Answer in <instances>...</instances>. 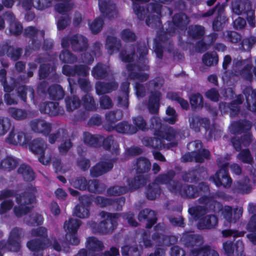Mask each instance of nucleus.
Here are the masks:
<instances>
[{
	"mask_svg": "<svg viewBox=\"0 0 256 256\" xmlns=\"http://www.w3.org/2000/svg\"><path fill=\"white\" fill-rule=\"evenodd\" d=\"M220 212L229 223H234L242 216V209H220Z\"/></svg>",
	"mask_w": 256,
	"mask_h": 256,
	"instance_id": "nucleus-26",
	"label": "nucleus"
},
{
	"mask_svg": "<svg viewBox=\"0 0 256 256\" xmlns=\"http://www.w3.org/2000/svg\"><path fill=\"white\" fill-rule=\"evenodd\" d=\"M136 170L138 172H143L150 168V163L145 158H140L136 162Z\"/></svg>",
	"mask_w": 256,
	"mask_h": 256,
	"instance_id": "nucleus-52",
	"label": "nucleus"
},
{
	"mask_svg": "<svg viewBox=\"0 0 256 256\" xmlns=\"http://www.w3.org/2000/svg\"><path fill=\"white\" fill-rule=\"evenodd\" d=\"M166 121L171 124H174L177 120V116L174 110L170 107H168L166 110Z\"/></svg>",
	"mask_w": 256,
	"mask_h": 256,
	"instance_id": "nucleus-64",
	"label": "nucleus"
},
{
	"mask_svg": "<svg viewBox=\"0 0 256 256\" xmlns=\"http://www.w3.org/2000/svg\"><path fill=\"white\" fill-rule=\"evenodd\" d=\"M129 88V83L124 82L121 86L122 92L118 97V104L122 107L127 108L128 105V92Z\"/></svg>",
	"mask_w": 256,
	"mask_h": 256,
	"instance_id": "nucleus-32",
	"label": "nucleus"
},
{
	"mask_svg": "<svg viewBox=\"0 0 256 256\" xmlns=\"http://www.w3.org/2000/svg\"><path fill=\"white\" fill-rule=\"evenodd\" d=\"M204 34V29L201 26H192L189 28V34L193 38H198Z\"/></svg>",
	"mask_w": 256,
	"mask_h": 256,
	"instance_id": "nucleus-57",
	"label": "nucleus"
},
{
	"mask_svg": "<svg viewBox=\"0 0 256 256\" xmlns=\"http://www.w3.org/2000/svg\"><path fill=\"white\" fill-rule=\"evenodd\" d=\"M18 172L22 175L24 179L26 180H32L34 178V173L28 165L22 164L18 169Z\"/></svg>",
	"mask_w": 256,
	"mask_h": 256,
	"instance_id": "nucleus-44",
	"label": "nucleus"
},
{
	"mask_svg": "<svg viewBox=\"0 0 256 256\" xmlns=\"http://www.w3.org/2000/svg\"><path fill=\"white\" fill-rule=\"evenodd\" d=\"M8 112L11 116L16 120H22L28 116V112L22 109L16 108H10Z\"/></svg>",
	"mask_w": 256,
	"mask_h": 256,
	"instance_id": "nucleus-42",
	"label": "nucleus"
},
{
	"mask_svg": "<svg viewBox=\"0 0 256 256\" xmlns=\"http://www.w3.org/2000/svg\"><path fill=\"white\" fill-rule=\"evenodd\" d=\"M84 106L88 110H94L96 108L94 102L90 94H86L82 98Z\"/></svg>",
	"mask_w": 256,
	"mask_h": 256,
	"instance_id": "nucleus-63",
	"label": "nucleus"
},
{
	"mask_svg": "<svg viewBox=\"0 0 256 256\" xmlns=\"http://www.w3.org/2000/svg\"><path fill=\"white\" fill-rule=\"evenodd\" d=\"M88 182L85 178L80 177L71 182L72 186L81 190H86Z\"/></svg>",
	"mask_w": 256,
	"mask_h": 256,
	"instance_id": "nucleus-55",
	"label": "nucleus"
},
{
	"mask_svg": "<svg viewBox=\"0 0 256 256\" xmlns=\"http://www.w3.org/2000/svg\"><path fill=\"white\" fill-rule=\"evenodd\" d=\"M30 134L24 130L19 129H12L6 138V142L15 146H28L31 140Z\"/></svg>",
	"mask_w": 256,
	"mask_h": 256,
	"instance_id": "nucleus-10",
	"label": "nucleus"
},
{
	"mask_svg": "<svg viewBox=\"0 0 256 256\" xmlns=\"http://www.w3.org/2000/svg\"><path fill=\"white\" fill-rule=\"evenodd\" d=\"M67 133L63 129H59L56 134H51L49 136V142L54 144L56 140L64 139L66 138Z\"/></svg>",
	"mask_w": 256,
	"mask_h": 256,
	"instance_id": "nucleus-58",
	"label": "nucleus"
},
{
	"mask_svg": "<svg viewBox=\"0 0 256 256\" xmlns=\"http://www.w3.org/2000/svg\"><path fill=\"white\" fill-rule=\"evenodd\" d=\"M114 160L108 158H102L100 161L90 170L92 176L97 177L109 171L113 167Z\"/></svg>",
	"mask_w": 256,
	"mask_h": 256,
	"instance_id": "nucleus-18",
	"label": "nucleus"
},
{
	"mask_svg": "<svg viewBox=\"0 0 256 256\" xmlns=\"http://www.w3.org/2000/svg\"><path fill=\"white\" fill-rule=\"evenodd\" d=\"M70 42L76 51H83L87 48L86 39L80 34L75 35L70 38L68 37L63 38L62 40V47L66 48L69 46Z\"/></svg>",
	"mask_w": 256,
	"mask_h": 256,
	"instance_id": "nucleus-14",
	"label": "nucleus"
},
{
	"mask_svg": "<svg viewBox=\"0 0 256 256\" xmlns=\"http://www.w3.org/2000/svg\"><path fill=\"white\" fill-rule=\"evenodd\" d=\"M244 92L246 96L247 102L248 104V109L251 111L256 112V102L253 103L252 106L249 104L248 103V101L250 100V96L252 99H254L256 100V91L253 90L250 88H248L244 90Z\"/></svg>",
	"mask_w": 256,
	"mask_h": 256,
	"instance_id": "nucleus-48",
	"label": "nucleus"
},
{
	"mask_svg": "<svg viewBox=\"0 0 256 256\" xmlns=\"http://www.w3.org/2000/svg\"><path fill=\"white\" fill-rule=\"evenodd\" d=\"M5 16L6 20L10 22V31L11 34L15 35L19 34L22 29L20 24L16 20L14 15L10 12L6 13Z\"/></svg>",
	"mask_w": 256,
	"mask_h": 256,
	"instance_id": "nucleus-31",
	"label": "nucleus"
},
{
	"mask_svg": "<svg viewBox=\"0 0 256 256\" xmlns=\"http://www.w3.org/2000/svg\"><path fill=\"white\" fill-rule=\"evenodd\" d=\"M148 48L145 44H138L136 48L134 46H130L124 50L120 53V58L122 61L125 62H130L126 67L130 66L133 74H136V68H142L146 64L147 60L146 56L148 54ZM127 74L128 76L129 72L127 68Z\"/></svg>",
	"mask_w": 256,
	"mask_h": 256,
	"instance_id": "nucleus-2",
	"label": "nucleus"
},
{
	"mask_svg": "<svg viewBox=\"0 0 256 256\" xmlns=\"http://www.w3.org/2000/svg\"><path fill=\"white\" fill-rule=\"evenodd\" d=\"M104 128L108 131L110 132L115 130L117 132L120 133H126L129 134H133L136 132L138 128L132 126L128 124L126 122H122L114 126V124H106L104 126Z\"/></svg>",
	"mask_w": 256,
	"mask_h": 256,
	"instance_id": "nucleus-22",
	"label": "nucleus"
},
{
	"mask_svg": "<svg viewBox=\"0 0 256 256\" xmlns=\"http://www.w3.org/2000/svg\"><path fill=\"white\" fill-rule=\"evenodd\" d=\"M144 145L155 148H160L164 146L163 140L158 138H144L142 140Z\"/></svg>",
	"mask_w": 256,
	"mask_h": 256,
	"instance_id": "nucleus-39",
	"label": "nucleus"
},
{
	"mask_svg": "<svg viewBox=\"0 0 256 256\" xmlns=\"http://www.w3.org/2000/svg\"><path fill=\"white\" fill-rule=\"evenodd\" d=\"M100 10L101 12L109 18H114L117 16V12L114 4L106 0H98Z\"/></svg>",
	"mask_w": 256,
	"mask_h": 256,
	"instance_id": "nucleus-23",
	"label": "nucleus"
},
{
	"mask_svg": "<svg viewBox=\"0 0 256 256\" xmlns=\"http://www.w3.org/2000/svg\"><path fill=\"white\" fill-rule=\"evenodd\" d=\"M86 249L80 250L75 256H116L119 254L118 248L112 247L110 251L100 253L104 249L103 242L94 236L88 237L85 243Z\"/></svg>",
	"mask_w": 256,
	"mask_h": 256,
	"instance_id": "nucleus-3",
	"label": "nucleus"
},
{
	"mask_svg": "<svg viewBox=\"0 0 256 256\" xmlns=\"http://www.w3.org/2000/svg\"><path fill=\"white\" fill-rule=\"evenodd\" d=\"M40 110L41 112L50 115L61 114L63 111L58 106V104L54 102H44L41 104L40 106Z\"/></svg>",
	"mask_w": 256,
	"mask_h": 256,
	"instance_id": "nucleus-28",
	"label": "nucleus"
},
{
	"mask_svg": "<svg viewBox=\"0 0 256 256\" xmlns=\"http://www.w3.org/2000/svg\"><path fill=\"white\" fill-rule=\"evenodd\" d=\"M117 88L118 84L113 82L110 84H104L98 82L96 85V92L98 94L110 92Z\"/></svg>",
	"mask_w": 256,
	"mask_h": 256,
	"instance_id": "nucleus-34",
	"label": "nucleus"
},
{
	"mask_svg": "<svg viewBox=\"0 0 256 256\" xmlns=\"http://www.w3.org/2000/svg\"><path fill=\"white\" fill-rule=\"evenodd\" d=\"M181 240L188 247L199 246L202 243V238L201 236L188 232L184 234Z\"/></svg>",
	"mask_w": 256,
	"mask_h": 256,
	"instance_id": "nucleus-29",
	"label": "nucleus"
},
{
	"mask_svg": "<svg viewBox=\"0 0 256 256\" xmlns=\"http://www.w3.org/2000/svg\"><path fill=\"white\" fill-rule=\"evenodd\" d=\"M120 46V40L114 36H108L106 41V47L109 54L117 52Z\"/></svg>",
	"mask_w": 256,
	"mask_h": 256,
	"instance_id": "nucleus-36",
	"label": "nucleus"
},
{
	"mask_svg": "<svg viewBox=\"0 0 256 256\" xmlns=\"http://www.w3.org/2000/svg\"><path fill=\"white\" fill-rule=\"evenodd\" d=\"M28 146L32 152L39 155L43 154L46 148V144L42 138L34 140Z\"/></svg>",
	"mask_w": 256,
	"mask_h": 256,
	"instance_id": "nucleus-33",
	"label": "nucleus"
},
{
	"mask_svg": "<svg viewBox=\"0 0 256 256\" xmlns=\"http://www.w3.org/2000/svg\"><path fill=\"white\" fill-rule=\"evenodd\" d=\"M138 218L140 221L146 220V228H150L156 222V218L154 210L150 209H143L139 214Z\"/></svg>",
	"mask_w": 256,
	"mask_h": 256,
	"instance_id": "nucleus-27",
	"label": "nucleus"
},
{
	"mask_svg": "<svg viewBox=\"0 0 256 256\" xmlns=\"http://www.w3.org/2000/svg\"><path fill=\"white\" fill-rule=\"evenodd\" d=\"M207 209H188L190 219L199 220L198 228L199 229L210 228L218 224V218L212 214H207Z\"/></svg>",
	"mask_w": 256,
	"mask_h": 256,
	"instance_id": "nucleus-5",
	"label": "nucleus"
},
{
	"mask_svg": "<svg viewBox=\"0 0 256 256\" xmlns=\"http://www.w3.org/2000/svg\"><path fill=\"white\" fill-rule=\"evenodd\" d=\"M30 126L34 132L48 135L52 130V124L43 119H34L30 121Z\"/></svg>",
	"mask_w": 256,
	"mask_h": 256,
	"instance_id": "nucleus-19",
	"label": "nucleus"
},
{
	"mask_svg": "<svg viewBox=\"0 0 256 256\" xmlns=\"http://www.w3.org/2000/svg\"><path fill=\"white\" fill-rule=\"evenodd\" d=\"M104 20L102 18L95 19L92 23H89L90 28L92 32L96 34L100 32L103 26Z\"/></svg>",
	"mask_w": 256,
	"mask_h": 256,
	"instance_id": "nucleus-53",
	"label": "nucleus"
},
{
	"mask_svg": "<svg viewBox=\"0 0 256 256\" xmlns=\"http://www.w3.org/2000/svg\"><path fill=\"white\" fill-rule=\"evenodd\" d=\"M202 143L200 140L190 142L188 144V148L189 150L194 148V151L186 154L182 158L185 161L194 160L198 162H202L204 158L208 157L209 152L204 149H202Z\"/></svg>",
	"mask_w": 256,
	"mask_h": 256,
	"instance_id": "nucleus-7",
	"label": "nucleus"
},
{
	"mask_svg": "<svg viewBox=\"0 0 256 256\" xmlns=\"http://www.w3.org/2000/svg\"><path fill=\"white\" fill-rule=\"evenodd\" d=\"M144 184V180L141 176H138L134 180L128 182V188L125 186H114L110 188L108 193L110 195H120L126 192L128 190H134L138 188L141 184Z\"/></svg>",
	"mask_w": 256,
	"mask_h": 256,
	"instance_id": "nucleus-15",
	"label": "nucleus"
},
{
	"mask_svg": "<svg viewBox=\"0 0 256 256\" xmlns=\"http://www.w3.org/2000/svg\"><path fill=\"white\" fill-rule=\"evenodd\" d=\"M92 202H94L98 206L100 207H106L110 206L122 207L124 202V200L122 198H120L118 200H114L112 198H107L102 196H96L92 199Z\"/></svg>",
	"mask_w": 256,
	"mask_h": 256,
	"instance_id": "nucleus-24",
	"label": "nucleus"
},
{
	"mask_svg": "<svg viewBox=\"0 0 256 256\" xmlns=\"http://www.w3.org/2000/svg\"><path fill=\"white\" fill-rule=\"evenodd\" d=\"M174 174L170 172L168 175H160L156 179L154 183L149 186L146 191V196L150 200H154L158 197L160 194V184H168V186L171 182L172 178Z\"/></svg>",
	"mask_w": 256,
	"mask_h": 256,
	"instance_id": "nucleus-11",
	"label": "nucleus"
},
{
	"mask_svg": "<svg viewBox=\"0 0 256 256\" xmlns=\"http://www.w3.org/2000/svg\"><path fill=\"white\" fill-rule=\"evenodd\" d=\"M10 120L7 117L0 116V136H4L10 130Z\"/></svg>",
	"mask_w": 256,
	"mask_h": 256,
	"instance_id": "nucleus-47",
	"label": "nucleus"
},
{
	"mask_svg": "<svg viewBox=\"0 0 256 256\" xmlns=\"http://www.w3.org/2000/svg\"><path fill=\"white\" fill-rule=\"evenodd\" d=\"M62 72L66 76H85L89 72V68L86 66H80L76 68H72L71 66L65 65L62 68Z\"/></svg>",
	"mask_w": 256,
	"mask_h": 256,
	"instance_id": "nucleus-25",
	"label": "nucleus"
},
{
	"mask_svg": "<svg viewBox=\"0 0 256 256\" xmlns=\"http://www.w3.org/2000/svg\"><path fill=\"white\" fill-rule=\"evenodd\" d=\"M180 184L178 182L172 181L168 186V190L174 193H179L182 196L188 198H194L198 195V192L192 186H184L180 190Z\"/></svg>",
	"mask_w": 256,
	"mask_h": 256,
	"instance_id": "nucleus-16",
	"label": "nucleus"
},
{
	"mask_svg": "<svg viewBox=\"0 0 256 256\" xmlns=\"http://www.w3.org/2000/svg\"><path fill=\"white\" fill-rule=\"evenodd\" d=\"M66 109L68 111H73L80 106V101L78 98L72 96L66 98Z\"/></svg>",
	"mask_w": 256,
	"mask_h": 256,
	"instance_id": "nucleus-49",
	"label": "nucleus"
},
{
	"mask_svg": "<svg viewBox=\"0 0 256 256\" xmlns=\"http://www.w3.org/2000/svg\"><path fill=\"white\" fill-rule=\"evenodd\" d=\"M232 143L236 150L238 151L241 148L242 144L244 146H246L250 144L251 142V134L250 132L246 133L241 142L239 138H233L232 140Z\"/></svg>",
	"mask_w": 256,
	"mask_h": 256,
	"instance_id": "nucleus-40",
	"label": "nucleus"
},
{
	"mask_svg": "<svg viewBox=\"0 0 256 256\" xmlns=\"http://www.w3.org/2000/svg\"><path fill=\"white\" fill-rule=\"evenodd\" d=\"M152 128L156 130L155 134L157 136L162 137L168 141H171L178 138V135L176 132L172 128H168L163 134L162 130V126L159 118L156 116H154L151 120Z\"/></svg>",
	"mask_w": 256,
	"mask_h": 256,
	"instance_id": "nucleus-13",
	"label": "nucleus"
},
{
	"mask_svg": "<svg viewBox=\"0 0 256 256\" xmlns=\"http://www.w3.org/2000/svg\"><path fill=\"white\" fill-rule=\"evenodd\" d=\"M80 225V220L75 218H70L64 222V228L66 233L68 232H78Z\"/></svg>",
	"mask_w": 256,
	"mask_h": 256,
	"instance_id": "nucleus-37",
	"label": "nucleus"
},
{
	"mask_svg": "<svg viewBox=\"0 0 256 256\" xmlns=\"http://www.w3.org/2000/svg\"><path fill=\"white\" fill-rule=\"evenodd\" d=\"M22 230L17 228H14L11 231L9 240L7 244L4 241L0 242V256H2V252L10 250L18 252L20 249V236Z\"/></svg>",
	"mask_w": 256,
	"mask_h": 256,
	"instance_id": "nucleus-8",
	"label": "nucleus"
},
{
	"mask_svg": "<svg viewBox=\"0 0 256 256\" xmlns=\"http://www.w3.org/2000/svg\"><path fill=\"white\" fill-rule=\"evenodd\" d=\"M160 97V94L158 92H156L151 96L148 105V110L150 113L154 114L158 112Z\"/></svg>",
	"mask_w": 256,
	"mask_h": 256,
	"instance_id": "nucleus-38",
	"label": "nucleus"
},
{
	"mask_svg": "<svg viewBox=\"0 0 256 256\" xmlns=\"http://www.w3.org/2000/svg\"><path fill=\"white\" fill-rule=\"evenodd\" d=\"M84 141L86 144L97 146L103 141L104 147L112 152H116L118 148V143L113 139L112 136H108L104 139L99 135H92L89 132L84 133Z\"/></svg>",
	"mask_w": 256,
	"mask_h": 256,
	"instance_id": "nucleus-6",
	"label": "nucleus"
},
{
	"mask_svg": "<svg viewBox=\"0 0 256 256\" xmlns=\"http://www.w3.org/2000/svg\"><path fill=\"white\" fill-rule=\"evenodd\" d=\"M202 61L206 65L208 66L216 64L218 61L216 54V52L206 53L204 56Z\"/></svg>",
	"mask_w": 256,
	"mask_h": 256,
	"instance_id": "nucleus-54",
	"label": "nucleus"
},
{
	"mask_svg": "<svg viewBox=\"0 0 256 256\" xmlns=\"http://www.w3.org/2000/svg\"><path fill=\"white\" fill-rule=\"evenodd\" d=\"M251 128V124L249 122H246L244 124L239 122H235L232 124L230 130L233 134L239 133L244 130H248Z\"/></svg>",
	"mask_w": 256,
	"mask_h": 256,
	"instance_id": "nucleus-46",
	"label": "nucleus"
},
{
	"mask_svg": "<svg viewBox=\"0 0 256 256\" xmlns=\"http://www.w3.org/2000/svg\"><path fill=\"white\" fill-rule=\"evenodd\" d=\"M238 158L244 162L250 164L252 161V158L248 150H242L237 156Z\"/></svg>",
	"mask_w": 256,
	"mask_h": 256,
	"instance_id": "nucleus-60",
	"label": "nucleus"
},
{
	"mask_svg": "<svg viewBox=\"0 0 256 256\" xmlns=\"http://www.w3.org/2000/svg\"><path fill=\"white\" fill-rule=\"evenodd\" d=\"M17 162L13 158L8 156L4 158L0 163V168L6 170H10L17 166Z\"/></svg>",
	"mask_w": 256,
	"mask_h": 256,
	"instance_id": "nucleus-45",
	"label": "nucleus"
},
{
	"mask_svg": "<svg viewBox=\"0 0 256 256\" xmlns=\"http://www.w3.org/2000/svg\"><path fill=\"white\" fill-rule=\"evenodd\" d=\"M68 0H34L33 6L39 10H44L54 4L55 1H64L63 3L56 4V10L60 14H65L72 9L73 5L70 3L66 2Z\"/></svg>",
	"mask_w": 256,
	"mask_h": 256,
	"instance_id": "nucleus-9",
	"label": "nucleus"
},
{
	"mask_svg": "<svg viewBox=\"0 0 256 256\" xmlns=\"http://www.w3.org/2000/svg\"><path fill=\"white\" fill-rule=\"evenodd\" d=\"M32 235L38 238L28 242L27 243V246L34 252L32 256H42V250L48 246H52L54 250L58 252H69L70 246L66 244L65 246H61L57 240L52 238L50 240L47 238V230L44 227H40L36 229L32 230ZM49 256H56L50 255Z\"/></svg>",
	"mask_w": 256,
	"mask_h": 256,
	"instance_id": "nucleus-1",
	"label": "nucleus"
},
{
	"mask_svg": "<svg viewBox=\"0 0 256 256\" xmlns=\"http://www.w3.org/2000/svg\"><path fill=\"white\" fill-rule=\"evenodd\" d=\"M66 242L72 245H78L80 242L77 232H68L66 234Z\"/></svg>",
	"mask_w": 256,
	"mask_h": 256,
	"instance_id": "nucleus-61",
	"label": "nucleus"
},
{
	"mask_svg": "<svg viewBox=\"0 0 256 256\" xmlns=\"http://www.w3.org/2000/svg\"><path fill=\"white\" fill-rule=\"evenodd\" d=\"M163 228V226L160 224L156 226L155 230L156 231V232L154 234L152 238L154 241L157 240V242L159 244L162 243L164 244L166 243L165 241L168 238L165 237L163 235L160 234L158 232V231L159 230H162Z\"/></svg>",
	"mask_w": 256,
	"mask_h": 256,
	"instance_id": "nucleus-62",
	"label": "nucleus"
},
{
	"mask_svg": "<svg viewBox=\"0 0 256 256\" xmlns=\"http://www.w3.org/2000/svg\"><path fill=\"white\" fill-rule=\"evenodd\" d=\"M232 10L236 14H240L244 11L246 14V18L249 24L252 26H254V11L252 10L251 4L249 2L235 1L232 3Z\"/></svg>",
	"mask_w": 256,
	"mask_h": 256,
	"instance_id": "nucleus-12",
	"label": "nucleus"
},
{
	"mask_svg": "<svg viewBox=\"0 0 256 256\" xmlns=\"http://www.w3.org/2000/svg\"><path fill=\"white\" fill-rule=\"evenodd\" d=\"M48 92L50 97L56 100L62 99L64 96V92L58 85L52 86L48 89Z\"/></svg>",
	"mask_w": 256,
	"mask_h": 256,
	"instance_id": "nucleus-41",
	"label": "nucleus"
},
{
	"mask_svg": "<svg viewBox=\"0 0 256 256\" xmlns=\"http://www.w3.org/2000/svg\"><path fill=\"white\" fill-rule=\"evenodd\" d=\"M122 254L123 256H140V251L138 248L125 245L122 248Z\"/></svg>",
	"mask_w": 256,
	"mask_h": 256,
	"instance_id": "nucleus-51",
	"label": "nucleus"
},
{
	"mask_svg": "<svg viewBox=\"0 0 256 256\" xmlns=\"http://www.w3.org/2000/svg\"><path fill=\"white\" fill-rule=\"evenodd\" d=\"M192 256H219L218 253L210 246H205L195 248L191 250Z\"/></svg>",
	"mask_w": 256,
	"mask_h": 256,
	"instance_id": "nucleus-30",
	"label": "nucleus"
},
{
	"mask_svg": "<svg viewBox=\"0 0 256 256\" xmlns=\"http://www.w3.org/2000/svg\"><path fill=\"white\" fill-rule=\"evenodd\" d=\"M234 64L236 68V74L242 75L246 79L250 80L252 78V74L250 68L248 60H234Z\"/></svg>",
	"mask_w": 256,
	"mask_h": 256,
	"instance_id": "nucleus-21",
	"label": "nucleus"
},
{
	"mask_svg": "<svg viewBox=\"0 0 256 256\" xmlns=\"http://www.w3.org/2000/svg\"><path fill=\"white\" fill-rule=\"evenodd\" d=\"M100 215L102 218H105L99 224L94 222L90 224L94 232H98L102 234H107L112 232L118 225L117 215L102 212Z\"/></svg>",
	"mask_w": 256,
	"mask_h": 256,
	"instance_id": "nucleus-4",
	"label": "nucleus"
},
{
	"mask_svg": "<svg viewBox=\"0 0 256 256\" xmlns=\"http://www.w3.org/2000/svg\"><path fill=\"white\" fill-rule=\"evenodd\" d=\"M227 164L224 163L222 168L215 174L214 176L210 178L217 186H222L228 187L232 183V179L228 173Z\"/></svg>",
	"mask_w": 256,
	"mask_h": 256,
	"instance_id": "nucleus-17",
	"label": "nucleus"
},
{
	"mask_svg": "<svg viewBox=\"0 0 256 256\" xmlns=\"http://www.w3.org/2000/svg\"><path fill=\"white\" fill-rule=\"evenodd\" d=\"M109 68L106 66L98 64L92 70V75L96 78H104L108 73Z\"/></svg>",
	"mask_w": 256,
	"mask_h": 256,
	"instance_id": "nucleus-43",
	"label": "nucleus"
},
{
	"mask_svg": "<svg viewBox=\"0 0 256 256\" xmlns=\"http://www.w3.org/2000/svg\"><path fill=\"white\" fill-rule=\"evenodd\" d=\"M128 71L129 72L128 78L131 79H138L140 81L144 82L148 78V75L142 72L148 69V66L146 64H144L142 68H136V70L138 72L133 74V72L130 68V66H128Z\"/></svg>",
	"mask_w": 256,
	"mask_h": 256,
	"instance_id": "nucleus-35",
	"label": "nucleus"
},
{
	"mask_svg": "<svg viewBox=\"0 0 256 256\" xmlns=\"http://www.w3.org/2000/svg\"><path fill=\"white\" fill-rule=\"evenodd\" d=\"M200 203L204 204L205 206L214 207V208H220L221 204L211 197L202 196L199 199Z\"/></svg>",
	"mask_w": 256,
	"mask_h": 256,
	"instance_id": "nucleus-50",
	"label": "nucleus"
},
{
	"mask_svg": "<svg viewBox=\"0 0 256 256\" xmlns=\"http://www.w3.org/2000/svg\"><path fill=\"white\" fill-rule=\"evenodd\" d=\"M36 192V188L30 186L24 194L16 196L17 203L22 206L34 202L35 201Z\"/></svg>",
	"mask_w": 256,
	"mask_h": 256,
	"instance_id": "nucleus-20",
	"label": "nucleus"
},
{
	"mask_svg": "<svg viewBox=\"0 0 256 256\" xmlns=\"http://www.w3.org/2000/svg\"><path fill=\"white\" fill-rule=\"evenodd\" d=\"M190 102L192 108H200L202 107V98L200 94L192 95L190 98Z\"/></svg>",
	"mask_w": 256,
	"mask_h": 256,
	"instance_id": "nucleus-56",
	"label": "nucleus"
},
{
	"mask_svg": "<svg viewBox=\"0 0 256 256\" xmlns=\"http://www.w3.org/2000/svg\"><path fill=\"white\" fill-rule=\"evenodd\" d=\"M60 60L65 63H72L76 60V58L67 50H63L60 55Z\"/></svg>",
	"mask_w": 256,
	"mask_h": 256,
	"instance_id": "nucleus-59",
	"label": "nucleus"
}]
</instances>
